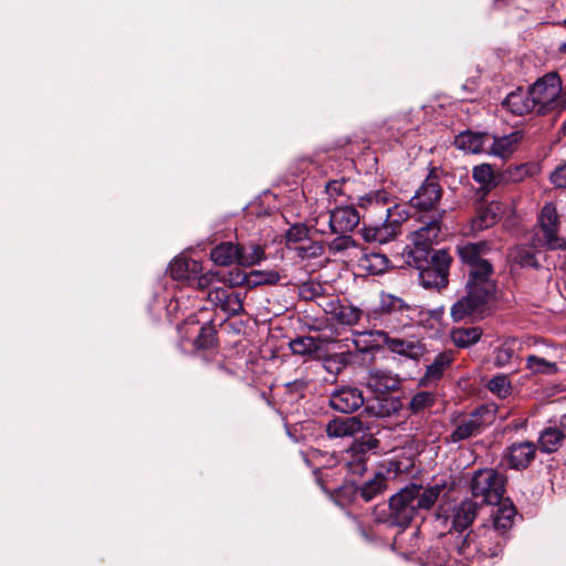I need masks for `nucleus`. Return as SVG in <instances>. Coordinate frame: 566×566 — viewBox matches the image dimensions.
Instances as JSON below:
<instances>
[{
	"label": "nucleus",
	"mask_w": 566,
	"mask_h": 566,
	"mask_svg": "<svg viewBox=\"0 0 566 566\" xmlns=\"http://www.w3.org/2000/svg\"><path fill=\"white\" fill-rule=\"evenodd\" d=\"M440 493L438 485H407L390 497L388 517L377 521L389 526L407 527L420 511H428L436 504Z\"/></svg>",
	"instance_id": "nucleus-1"
},
{
	"label": "nucleus",
	"mask_w": 566,
	"mask_h": 566,
	"mask_svg": "<svg viewBox=\"0 0 566 566\" xmlns=\"http://www.w3.org/2000/svg\"><path fill=\"white\" fill-rule=\"evenodd\" d=\"M358 205L360 208L377 214L381 221L380 224L364 228L363 237L366 241L384 244L396 237L399 220L394 219V210L398 206L386 190L381 189L366 193L358 199Z\"/></svg>",
	"instance_id": "nucleus-2"
},
{
	"label": "nucleus",
	"mask_w": 566,
	"mask_h": 566,
	"mask_svg": "<svg viewBox=\"0 0 566 566\" xmlns=\"http://www.w3.org/2000/svg\"><path fill=\"white\" fill-rule=\"evenodd\" d=\"M468 293L451 307L450 314L454 322L483 317L488 304L496 293L495 281L467 282Z\"/></svg>",
	"instance_id": "nucleus-3"
},
{
	"label": "nucleus",
	"mask_w": 566,
	"mask_h": 566,
	"mask_svg": "<svg viewBox=\"0 0 566 566\" xmlns=\"http://www.w3.org/2000/svg\"><path fill=\"white\" fill-rule=\"evenodd\" d=\"M407 263L419 270V281L423 287L441 290L448 285L451 256L446 250H438L420 262L415 256H408Z\"/></svg>",
	"instance_id": "nucleus-4"
},
{
	"label": "nucleus",
	"mask_w": 566,
	"mask_h": 566,
	"mask_svg": "<svg viewBox=\"0 0 566 566\" xmlns=\"http://www.w3.org/2000/svg\"><path fill=\"white\" fill-rule=\"evenodd\" d=\"M509 539V535L503 534L496 528L483 523L473 535H468L463 543L458 547L459 554L473 556L480 553L483 556L495 557L503 551Z\"/></svg>",
	"instance_id": "nucleus-5"
},
{
	"label": "nucleus",
	"mask_w": 566,
	"mask_h": 566,
	"mask_svg": "<svg viewBox=\"0 0 566 566\" xmlns=\"http://www.w3.org/2000/svg\"><path fill=\"white\" fill-rule=\"evenodd\" d=\"M531 87L533 103L536 106V115H545L560 109L565 104L562 94L560 77L552 72L538 78Z\"/></svg>",
	"instance_id": "nucleus-6"
},
{
	"label": "nucleus",
	"mask_w": 566,
	"mask_h": 566,
	"mask_svg": "<svg viewBox=\"0 0 566 566\" xmlns=\"http://www.w3.org/2000/svg\"><path fill=\"white\" fill-rule=\"evenodd\" d=\"M470 491L483 504L495 505L505 492V478L494 469H480L472 473Z\"/></svg>",
	"instance_id": "nucleus-7"
},
{
	"label": "nucleus",
	"mask_w": 566,
	"mask_h": 566,
	"mask_svg": "<svg viewBox=\"0 0 566 566\" xmlns=\"http://www.w3.org/2000/svg\"><path fill=\"white\" fill-rule=\"evenodd\" d=\"M489 251L490 245L485 241L467 242L464 244L458 245V253L461 261L470 268L468 281H494L492 279L493 266L485 259V255L489 253Z\"/></svg>",
	"instance_id": "nucleus-8"
},
{
	"label": "nucleus",
	"mask_w": 566,
	"mask_h": 566,
	"mask_svg": "<svg viewBox=\"0 0 566 566\" xmlns=\"http://www.w3.org/2000/svg\"><path fill=\"white\" fill-rule=\"evenodd\" d=\"M559 218L553 202H547L541 210L535 232V245L549 250H566V240L558 234Z\"/></svg>",
	"instance_id": "nucleus-9"
},
{
	"label": "nucleus",
	"mask_w": 566,
	"mask_h": 566,
	"mask_svg": "<svg viewBox=\"0 0 566 566\" xmlns=\"http://www.w3.org/2000/svg\"><path fill=\"white\" fill-rule=\"evenodd\" d=\"M360 216L353 206H339L315 219V228L321 233L345 234L359 223Z\"/></svg>",
	"instance_id": "nucleus-10"
},
{
	"label": "nucleus",
	"mask_w": 566,
	"mask_h": 566,
	"mask_svg": "<svg viewBox=\"0 0 566 566\" xmlns=\"http://www.w3.org/2000/svg\"><path fill=\"white\" fill-rule=\"evenodd\" d=\"M446 210L434 211L428 221L423 223L418 230L412 232L411 240L413 247H408L406 256H415L417 260L423 261L424 256L431 254V245L437 241L441 231V221Z\"/></svg>",
	"instance_id": "nucleus-11"
},
{
	"label": "nucleus",
	"mask_w": 566,
	"mask_h": 566,
	"mask_svg": "<svg viewBox=\"0 0 566 566\" xmlns=\"http://www.w3.org/2000/svg\"><path fill=\"white\" fill-rule=\"evenodd\" d=\"M489 413L490 411L486 407H480L468 416L455 420L453 422L454 428L446 438V441L448 443H460L481 434L489 423V420L485 418Z\"/></svg>",
	"instance_id": "nucleus-12"
},
{
	"label": "nucleus",
	"mask_w": 566,
	"mask_h": 566,
	"mask_svg": "<svg viewBox=\"0 0 566 566\" xmlns=\"http://www.w3.org/2000/svg\"><path fill=\"white\" fill-rule=\"evenodd\" d=\"M442 187L438 175L432 170L410 198V205L420 211H437L436 206L442 197Z\"/></svg>",
	"instance_id": "nucleus-13"
},
{
	"label": "nucleus",
	"mask_w": 566,
	"mask_h": 566,
	"mask_svg": "<svg viewBox=\"0 0 566 566\" xmlns=\"http://www.w3.org/2000/svg\"><path fill=\"white\" fill-rule=\"evenodd\" d=\"M318 306L331 319L340 325L353 326L357 324L361 317L363 311L349 303L342 302L336 296L322 297Z\"/></svg>",
	"instance_id": "nucleus-14"
},
{
	"label": "nucleus",
	"mask_w": 566,
	"mask_h": 566,
	"mask_svg": "<svg viewBox=\"0 0 566 566\" xmlns=\"http://www.w3.org/2000/svg\"><path fill=\"white\" fill-rule=\"evenodd\" d=\"M379 441L373 437L355 441L346 451L345 461L348 471L361 475L367 470V452L376 450Z\"/></svg>",
	"instance_id": "nucleus-15"
},
{
	"label": "nucleus",
	"mask_w": 566,
	"mask_h": 566,
	"mask_svg": "<svg viewBox=\"0 0 566 566\" xmlns=\"http://www.w3.org/2000/svg\"><path fill=\"white\" fill-rule=\"evenodd\" d=\"M536 449V444L531 441L514 442L505 449L503 461L510 469L525 470L535 459Z\"/></svg>",
	"instance_id": "nucleus-16"
},
{
	"label": "nucleus",
	"mask_w": 566,
	"mask_h": 566,
	"mask_svg": "<svg viewBox=\"0 0 566 566\" xmlns=\"http://www.w3.org/2000/svg\"><path fill=\"white\" fill-rule=\"evenodd\" d=\"M380 308L387 314H399L398 319L403 326L415 322L421 313L418 306L409 305L402 298L389 293L381 294Z\"/></svg>",
	"instance_id": "nucleus-17"
},
{
	"label": "nucleus",
	"mask_w": 566,
	"mask_h": 566,
	"mask_svg": "<svg viewBox=\"0 0 566 566\" xmlns=\"http://www.w3.org/2000/svg\"><path fill=\"white\" fill-rule=\"evenodd\" d=\"M523 134L514 130L509 135L496 136L488 133L486 137V155L496 156L503 159L511 157L517 149Z\"/></svg>",
	"instance_id": "nucleus-18"
},
{
	"label": "nucleus",
	"mask_w": 566,
	"mask_h": 566,
	"mask_svg": "<svg viewBox=\"0 0 566 566\" xmlns=\"http://www.w3.org/2000/svg\"><path fill=\"white\" fill-rule=\"evenodd\" d=\"M363 392L354 387H343L329 397V406L339 412L352 413L364 405Z\"/></svg>",
	"instance_id": "nucleus-19"
},
{
	"label": "nucleus",
	"mask_w": 566,
	"mask_h": 566,
	"mask_svg": "<svg viewBox=\"0 0 566 566\" xmlns=\"http://www.w3.org/2000/svg\"><path fill=\"white\" fill-rule=\"evenodd\" d=\"M478 510L479 504L475 501L465 499L452 507L447 516V521L450 522L452 530L462 532L472 524L476 517Z\"/></svg>",
	"instance_id": "nucleus-20"
},
{
	"label": "nucleus",
	"mask_w": 566,
	"mask_h": 566,
	"mask_svg": "<svg viewBox=\"0 0 566 566\" xmlns=\"http://www.w3.org/2000/svg\"><path fill=\"white\" fill-rule=\"evenodd\" d=\"M502 105L509 112L516 116H524L526 114H536V106L533 103V94L531 87L527 91L517 88L503 99Z\"/></svg>",
	"instance_id": "nucleus-21"
},
{
	"label": "nucleus",
	"mask_w": 566,
	"mask_h": 566,
	"mask_svg": "<svg viewBox=\"0 0 566 566\" xmlns=\"http://www.w3.org/2000/svg\"><path fill=\"white\" fill-rule=\"evenodd\" d=\"M490 514V520L486 522L492 527L509 535L511 531L514 517L516 516V509L510 500H501L500 503L495 504Z\"/></svg>",
	"instance_id": "nucleus-22"
},
{
	"label": "nucleus",
	"mask_w": 566,
	"mask_h": 566,
	"mask_svg": "<svg viewBox=\"0 0 566 566\" xmlns=\"http://www.w3.org/2000/svg\"><path fill=\"white\" fill-rule=\"evenodd\" d=\"M376 334L379 340H381L382 344L395 354L412 359H417L422 355V347L418 342L391 337L385 331H377Z\"/></svg>",
	"instance_id": "nucleus-23"
},
{
	"label": "nucleus",
	"mask_w": 566,
	"mask_h": 566,
	"mask_svg": "<svg viewBox=\"0 0 566 566\" xmlns=\"http://www.w3.org/2000/svg\"><path fill=\"white\" fill-rule=\"evenodd\" d=\"M505 212V206L501 201H491L479 208L476 216L472 219V229L481 231L494 226Z\"/></svg>",
	"instance_id": "nucleus-24"
},
{
	"label": "nucleus",
	"mask_w": 566,
	"mask_h": 566,
	"mask_svg": "<svg viewBox=\"0 0 566 566\" xmlns=\"http://www.w3.org/2000/svg\"><path fill=\"white\" fill-rule=\"evenodd\" d=\"M363 430L364 424L357 417L334 418L326 426V433L329 438L353 437Z\"/></svg>",
	"instance_id": "nucleus-25"
},
{
	"label": "nucleus",
	"mask_w": 566,
	"mask_h": 566,
	"mask_svg": "<svg viewBox=\"0 0 566 566\" xmlns=\"http://www.w3.org/2000/svg\"><path fill=\"white\" fill-rule=\"evenodd\" d=\"M366 386L375 394L385 395L398 389L399 380L390 371L375 368L368 371Z\"/></svg>",
	"instance_id": "nucleus-26"
},
{
	"label": "nucleus",
	"mask_w": 566,
	"mask_h": 566,
	"mask_svg": "<svg viewBox=\"0 0 566 566\" xmlns=\"http://www.w3.org/2000/svg\"><path fill=\"white\" fill-rule=\"evenodd\" d=\"M453 360L454 355L451 350L439 353L427 367L423 377L420 379V385H436L442 378L444 371L451 366Z\"/></svg>",
	"instance_id": "nucleus-27"
},
{
	"label": "nucleus",
	"mask_w": 566,
	"mask_h": 566,
	"mask_svg": "<svg viewBox=\"0 0 566 566\" xmlns=\"http://www.w3.org/2000/svg\"><path fill=\"white\" fill-rule=\"evenodd\" d=\"M488 133H474L471 130L460 133L454 140V145L470 154H486Z\"/></svg>",
	"instance_id": "nucleus-28"
},
{
	"label": "nucleus",
	"mask_w": 566,
	"mask_h": 566,
	"mask_svg": "<svg viewBox=\"0 0 566 566\" xmlns=\"http://www.w3.org/2000/svg\"><path fill=\"white\" fill-rule=\"evenodd\" d=\"M202 270L201 264L195 260L186 258H176L169 266L170 275L174 280L191 284V279L196 273Z\"/></svg>",
	"instance_id": "nucleus-29"
},
{
	"label": "nucleus",
	"mask_w": 566,
	"mask_h": 566,
	"mask_svg": "<svg viewBox=\"0 0 566 566\" xmlns=\"http://www.w3.org/2000/svg\"><path fill=\"white\" fill-rule=\"evenodd\" d=\"M482 335L483 331L478 326L455 327L450 332L451 342L458 348H469L475 345Z\"/></svg>",
	"instance_id": "nucleus-30"
},
{
	"label": "nucleus",
	"mask_w": 566,
	"mask_h": 566,
	"mask_svg": "<svg viewBox=\"0 0 566 566\" xmlns=\"http://www.w3.org/2000/svg\"><path fill=\"white\" fill-rule=\"evenodd\" d=\"M564 439L565 433L563 430L556 427H548L541 431L537 447L541 452L551 454L562 447Z\"/></svg>",
	"instance_id": "nucleus-31"
},
{
	"label": "nucleus",
	"mask_w": 566,
	"mask_h": 566,
	"mask_svg": "<svg viewBox=\"0 0 566 566\" xmlns=\"http://www.w3.org/2000/svg\"><path fill=\"white\" fill-rule=\"evenodd\" d=\"M239 243L221 242L210 251V259L220 266L238 264Z\"/></svg>",
	"instance_id": "nucleus-32"
},
{
	"label": "nucleus",
	"mask_w": 566,
	"mask_h": 566,
	"mask_svg": "<svg viewBox=\"0 0 566 566\" xmlns=\"http://www.w3.org/2000/svg\"><path fill=\"white\" fill-rule=\"evenodd\" d=\"M389 259L382 252L368 251L359 259V266L371 275L382 274L389 268Z\"/></svg>",
	"instance_id": "nucleus-33"
},
{
	"label": "nucleus",
	"mask_w": 566,
	"mask_h": 566,
	"mask_svg": "<svg viewBox=\"0 0 566 566\" xmlns=\"http://www.w3.org/2000/svg\"><path fill=\"white\" fill-rule=\"evenodd\" d=\"M387 483V476L382 473H377L371 480L365 482L358 489V493L365 502H370L386 491Z\"/></svg>",
	"instance_id": "nucleus-34"
},
{
	"label": "nucleus",
	"mask_w": 566,
	"mask_h": 566,
	"mask_svg": "<svg viewBox=\"0 0 566 566\" xmlns=\"http://www.w3.org/2000/svg\"><path fill=\"white\" fill-rule=\"evenodd\" d=\"M263 259H265V251L263 247L254 243L239 244V265L252 266L260 263Z\"/></svg>",
	"instance_id": "nucleus-35"
},
{
	"label": "nucleus",
	"mask_w": 566,
	"mask_h": 566,
	"mask_svg": "<svg viewBox=\"0 0 566 566\" xmlns=\"http://www.w3.org/2000/svg\"><path fill=\"white\" fill-rule=\"evenodd\" d=\"M525 368L531 375H545L553 376L560 371L558 365L555 361L546 360L537 355H528L526 357Z\"/></svg>",
	"instance_id": "nucleus-36"
},
{
	"label": "nucleus",
	"mask_w": 566,
	"mask_h": 566,
	"mask_svg": "<svg viewBox=\"0 0 566 566\" xmlns=\"http://www.w3.org/2000/svg\"><path fill=\"white\" fill-rule=\"evenodd\" d=\"M368 408L376 417L388 418L398 412L400 402L392 397L377 398Z\"/></svg>",
	"instance_id": "nucleus-37"
},
{
	"label": "nucleus",
	"mask_w": 566,
	"mask_h": 566,
	"mask_svg": "<svg viewBox=\"0 0 566 566\" xmlns=\"http://www.w3.org/2000/svg\"><path fill=\"white\" fill-rule=\"evenodd\" d=\"M472 178L483 187L492 188L497 185V176L490 164H481L473 168Z\"/></svg>",
	"instance_id": "nucleus-38"
},
{
	"label": "nucleus",
	"mask_w": 566,
	"mask_h": 566,
	"mask_svg": "<svg viewBox=\"0 0 566 566\" xmlns=\"http://www.w3.org/2000/svg\"><path fill=\"white\" fill-rule=\"evenodd\" d=\"M290 348L296 355H311L319 349V343L312 336H301L290 342Z\"/></svg>",
	"instance_id": "nucleus-39"
},
{
	"label": "nucleus",
	"mask_w": 566,
	"mask_h": 566,
	"mask_svg": "<svg viewBox=\"0 0 566 566\" xmlns=\"http://www.w3.org/2000/svg\"><path fill=\"white\" fill-rule=\"evenodd\" d=\"M516 342L515 339L506 340L494 352V365L499 368L510 365L515 357Z\"/></svg>",
	"instance_id": "nucleus-40"
},
{
	"label": "nucleus",
	"mask_w": 566,
	"mask_h": 566,
	"mask_svg": "<svg viewBox=\"0 0 566 566\" xmlns=\"http://www.w3.org/2000/svg\"><path fill=\"white\" fill-rule=\"evenodd\" d=\"M512 260L523 268H538V261L534 252L526 247H516L511 252Z\"/></svg>",
	"instance_id": "nucleus-41"
},
{
	"label": "nucleus",
	"mask_w": 566,
	"mask_h": 566,
	"mask_svg": "<svg viewBox=\"0 0 566 566\" xmlns=\"http://www.w3.org/2000/svg\"><path fill=\"white\" fill-rule=\"evenodd\" d=\"M488 389L499 398H506L512 394V385L506 375L494 376L488 382Z\"/></svg>",
	"instance_id": "nucleus-42"
},
{
	"label": "nucleus",
	"mask_w": 566,
	"mask_h": 566,
	"mask_svg": "<svg viewBox=\"0 0 566 566\" xmlns=\"http://www.w3.org/2000/svg\"><path fill=\"white\" fill-rule=\"evenodd\" d=\"M243 300L244 295L237 292L229 291L228 297L224 301V304L221 307V311L227 313L230 316H237L243 313Z\"/></svg>",
	"instance_id": "nucleus-43"
},
{
	"label": "nucleus",
	"mask_w": 566,
	"mask_h": 566,
	"mask_svg": "<svg viewBox=\"0 0 566 566\" xmlns=\"http://www.w3.org/2000/svg\"><path fill=\"white\" fill-rule=\"evenodd\" d=\"M224 279L220 276L219 272L208 271L206 273H196L191 279L192 286H196L199 290L209 289L214 282H221Z\"/></svg>",
	"instance_id": "nucleus-44"
},
{
	"label": "nucleus",
	"mask_w": 566,
	"mask_h": 566,
	"mask_svg": "<svg viewBox=\"0 0 566 566\" xmlns=\"http://www.w3.org/2000/svg\"><path fill=\"white\" fill-rule=\"evenodd\" d=\"M434 403V396L429 391H419L410 400V409L413 413H418Z\"/></svg>",
	"instance_id": "nucleus-45"
},
{
	"label": "nucleus",
	"mask_w": 566,
	"mask_h": 566,
	"mask_svg": "<svg viewBox=\"0 0 566 566\" xmlns=\"http://www.w3.org/2000/svg\"><path fill=\"white\" fill-rule=\"evenodd\" d=\"M251 282L254 285H261V284H275L280 280L279 272L274 270H268V271H252L250 273Z\"/></svg>",
	"instance_id": "nucleus-46"
},
{
	"label": "nucleus",
	"mask_w": 566,
	"mask_h": 566,
	"mask_svg": "<svg viewBox=\"0 0 566 566\" xmlns=\"http://www.w3.org/2000/svg\"><path fill=\"white\" fill-rule=\"evenodd\" d=\"M296 250L298 255L303 259H314L321 256L324 252V248L319 242L310 240L303 242Z\"/></svg>",
	"instance_id": "nucleus-47"
},
{
	"label": "nucleus",
	"mask_w": 566,
	"mask_h": 566,
	"mask_svg": "<svg viewBox=\"0 0 566 566\" xmlns=\"http://www.w3.org/2000/svg\"><path fill=\"white\" fill-rule=\"evenodd\" d=\"M214 342V329L212 326L206 324L201 326L198 337L195 340L197 347L209 348Z\"/></svg>",
	"instance_id": "nucleus-48"
},
{
	"label": "nucleus",
	"mask_w": 566,
	"mask_h": 566,
	"mask_svg": "<svg viewBox=\"0 0 566 566\" xmlns=\"http://www.w3.org/2000/svg\"><path fill=\"white\" fill-rule=\"evenodd\" d=\"M308 238V229L303 224L292 226L286 232V240L291 243H303Z\"/></svg>",
	"instance_id": "nucleus-49"
},
{
	"label": "nucleus",
	"mask_w": 566,
	"mask_h": 566,
	"mask_svg": "<svg viewBox=\"0 0 566 566\" xmlns=\"http://www.w3.org/2000/svg\"><path fill=\"white\" fill-rule=\"evenodd\" d=\"M229 290L224 287H212L208 291L207 298L209 302H211L214 306L219 307L221 310L222 305L224 304L226 298L228 297Z\"/></svg>",
	"instance_id": "nucleus-50"
},
{
	"label": "nucleus",
	"mask_w": 566,
	"mask_h": 566,
	"mask_svg": "<svg viewBox=\"0 0 566 566\" xmlns=\"http://www.w3.org/2000/svg\"><path fill=\"white\" fill-rule=\"evenodd\" d=\"M427 562L433 566H443L448 563V553L443 547L437 546L428 553Z\"/></svg>",
	"instance_id": "nucleus-51"
},
{
	"label": "nucleus",
	"mask_w": 566,
	"mask_h": 566,
	"mask_svg": "<svg viewBox=\"0 0 566 566\" xmlns=\"http://www.w3.org/2000/svg\"><path fill=\"white\" fill-rule=\"evenodd\" d=\"M346 188V181L344 179L342 180H332L326 185V193L335 198V200L345 195Z\"/></svg>",
	"instance_id": "nucleus-52"
},
{
	"label": "nucleus",
	"mask_w": 566,
	"mask_h": 566,
	"mask_svg": "<svg viewBox=\"0 0 566 566\" xmlns=\"http://www.w3.org/2000/svg\"><path fill=\"white\" fill-rule=\"evenodd\" d=\"M323 287L321 284L317 283H306L302 286L301 293L305 298H314L317 297L318 300H322L324 297L322 295ZM321 301H318L319 303Z\"/></svg>",
	"instance_id": "nucleus-53"
},
{
	"label": "nucleus",
	"mask_w": 566,
	"mask_h": 566,
	"mask_svg": "<svg viewBox=\"0 0 566 566\" xmlns=\"http://www.w3.org/2000/svg\"><path fill=\"white\" fill-rule=\"evenodd\" d=\"M352 245H353V240L350 239V237L346 235V233H345V234H338V237L335 238L331 242L329 249L334 252H340V251L347 250Z\"/></svg>",
	"instance_id": "nucleus-54"
},
{
	"label": "nucleus",
	"mask_w": 566,
	"mask_h": 566,
	"mask_svg": "<svg viewBox=\"0 0 566 566\" xmlns=\"http://www.w3.org/2000/svg\"><path fill=\"white\" fill-rule=\"evenodd\" d=\"M551 181L557 188H566V164L558 166L552 172Z\"/></svg>",
	"instance_id": "nucleus-55"
},
{
	"label": "nucleus",
	"mask_w": 566,
	"mask_h": 566,
	"mask_svg": "<svg viewBox=\"0 0 566 566\" xmlns=\"http://www.w3.org/2000/svg\"><path fill=\"white\" fill-rule=\"evenodd\" d=\"M559 424H560L559 429L563 430V432L565 433L566 432V415L562 416Z\"/></svg>",
	"instance_id": "nucleus-56"
},
{
	"label": "nucleus",
	"mask_w": 566,
	"mask_h": 566,
	"mask_svg": "<svg viewBox=\"0 0 566 566\" xmlns=\"http://www.w3.org/2000/svg\"><path fill=\"white\" fill-rule=\"evenodd\" d=\"M306 382L305 381H295L293 384H289V386H295V387H305Z\"/></svg>",
	"instance_id": "nucleus-57"
},
{
	"label": "nucleus",
	"mask_w": 566,
	"mask_h": 566,
	"mask_svg": "<svg viewBox=\"0 0 566 566\" xmlns=\"http://www.w3.org/2000/svg\"><path fill=\"white\" fill-rule=\"evenodd\" d=\"M560 50H562L563 52H566V42H565L564 44H562Z\"/></svg>",
	"instance_id": "nucleus-58"
},
{
	"label": "nucleus",
	"mask_w": 566,
	"mask_h": 566,
	"mask_svg": "<svg viewBox=\"0 0 566 566\" xmlns=\"http://www.w3.org/2000/svg\"><path fill=\"white\" fill-rule=\"evenodd\" d=\"M563 132L566 134V122L563 124Z\"/></svg>",
	"instance_id": "nucleus-59"
},
{
	"label": "nucleus",
	"mask_w": 566,
	"mask_h": 566,
	"mask_svg": "<svg viewBox=\"0 0 566 566\" xmlns=\"http://www.w3.org/2000/svg\"><path fill=\"white\" fill-rule=\"evenodd\" d=\"M563 347H564V349L566 350V343L564 344V346H563Z\"/></svg>",
	"instance_id": "nucleus-60"
}]
</instances>
